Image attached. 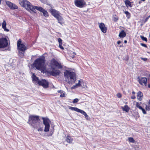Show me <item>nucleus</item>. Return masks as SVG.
Instances as JSON below:
<instances>
[{
	"mask_svg": "<svg viewBox=\"0 0 150 150\" xmlns=\"http://www.w3.org/2000/svg\"><path fill=\"white\" fill-rule=\"evenodd\" d=\"M79 99L78 98H75L74 99L73 101V103H77L79 101Z\"/></svg>",
	"mask_w": 150,
	"mask_h": 150,
	"instance_id": "473e14b6",
	"label": "nucleus"
},
{
	"mask_svg": "<svg viewBox=\"0 0 150 150\" xmlns=\"http://www.w3.org/2000/svg\"><path fill=\"white\" fill-rule=\"evenodd\" d=\"M140 104L139 103L137 102L136 104V107L139 108L140 110H142V109L143 108L140 106Z\"/></svg>",
	"mask_w": 150,
	"mask_h": 150,
	"instance_id": "bb28decb",
	"label": "nucleus"
},
{
	"mask_svg": "<svg viewBox=\"0 0 150 150\" xmlns=\"http://www.w3.org/2000/svg\"><path fill=\"white\" fill-rule=\"evenodd\" d=\"M57 92L58 93H61V95H60V97H65V92L61 90H59Z\"/></svg>",
	"mask_w": 150,
	"mask_h": 150,
	"instance_id": "412c9836",
	"label": "nucleus"
},
{
	"mask_svg": "<svg viewBox=\"0 0 150 150\" xmlns=\"http://www.w3.org/2000/svg\"><path fill=\"white\" fill-rule=\"evenodd\" d=\"M125 4L127 6H129L131 7V5L130 2L129 0H126L125 1Z\"/></svg>",
	"mask_w": 150,
	"mask_h": 150,
	"instance_id": "4be33fe9",
	"label": "nucleus"
},
{
	"mask_svg": "<svg viewBox=\"0 0 150 150\" xmlns=\"http://www.w3.org/2000/svg\"><path fill=\"white\" fill-rule=\"evenodd\" d=\"M69 109H70L72 111H74L77 112L81 113V114L84 115L85 116V117L86 119H88V116L87 115L86 113L84 111L81 110L80 109L76 107H73L71 106H69Z\"/></svg>",
	"mask_w": 150,
	"mask_h": 150,
	"instance_id": "6e6552de",
	"label": "nucleus"
},
{
	"mask_svg": "<svg viewBox=\"0 0 150 150\" xmlns=\"http://www.w3.org/2000/svg\"><path fill=\"white\" fill-rule=\"evenodd\" d=\"M125 13L126 15L127 18H129L130 17V13L127 11H126L125 12Z\"/></svg>",
	"mask_w": 150,
	"mask_h": 150,
	"instance_id": "a878e982",
	"label": "nucleus"
},
{
	"mask_svg": "<svg viewBox=\"0 0 150 150\" xmlns=\"http://www.w3.org/2000/svg\"><path fill=\"white\" fill-rule=\"evenodd\" d=\"M42 12L43 13L44 16L45 17H47L48 16V13L44 9Z\"/></svg>",
	"mask_w": 150,
	"mask_h": 150,
	"instance_id": "5701e85b",
	"label": "nucleus"
},
{
	"mask_svg": "<svg viewBox=\"0 0 150 150\" xmlns=\"http://www.w3.org/2000/svg\"><path fill=\"white\" fill-rule=\"evenodd\" d=\"M6 3L7 5L11 9H16L18 8V6L16 4H13L9 1H6Z\"/></svg>",
	"mask_w": 150,
	"mask_h": 150,
	"instance_id": "ddd939ff",
	"label": "nucleus"
},
{
	"mask_svg": "<svg viewBox=\"0 0 150 150\" xmlns=\"http://www.w3.org/2000/svg\"><path fill=\"white\" fill-rule=\"evenodd\" d=\"M42 119L43 120V123L45 125L44 131L45 132H47L49 131L50 127V125L49 122L50 120L49 119L44 117H42Z\"/></svg>",
	"mask_w": 150,
	"mask_h": 150,
	"instance_id": "0eeeda50",
	"label": "nucleus"
},
{
	"mask_svg": "<svg viewBox=\"0 0 150 150\" xmlns=\"http://www.w3.org/2000/svg\"><path fill=\"white\" fill-rule=\"evenodd\" d=\"M37 129H38V131H42L43 130V129L42 128H40L38 129V128Z\"/></svg>",
	"mask_w": 150,
	"mask_h": 150,
	"instance_id": "79ce46f5",
	"label": "nucleus"
},
{
	"mask_svg": "<svg viewBox=\"0 0 150 150\" xmlns=\"http://www.w3.org/2000/svg\"><path fill=\"white\" fill-rule=\"evenodd\" d=\"M1 0H0V4H1Z\"/></svg>",
	"mask_w": 150,
	"mask_h": 150,
	"instance_id": "603ef678",
	"label": "nucleus"
},
{
	"mask_svg": "<svg viewBox=\"0 0 150 150\" xmlns=\"http://www.w3.org/2000/svg\"><path fill=\"white\" fill-rule=\"evenodd\" d=\"M45 61L44 57L39 58L36 59L33 65L36 69L38 70H40L41 71H44L45 69L44 66Z\"/></svg>",
	"mask_w": 150,
	"mask_h": 150,
	"instance_id": "20e7f679",
	"label": "nucleus"
},
{
	"mask_svg": "<svg viewBox=\"0 0 150 150\" xmlns=\"http://www.w3.org/2000/svg\"><path fill=\"white\" fill-rule=\"evenodd\" d=\"M141 39L144 41L147 42V39L146 37H144L143 36L141 35L140 36Z\"/></svg>",
	"mask_w": 150,
	"mask_h": 150,
	"instance_id": "cd10ccee",
	"label": "nucleus"
},
{
	"mask_svg": "<svg viewBox=\"0 0 150 150\" xmlns=\"http://www.w3.org/2000/svg\"><path fill=\"white\" fill-rule=\"evenodd\" d=\"M132 94L134 95V94H135V92L134 91H133L132 92Z\"/></svg>",
	"mask_w": 150,
	"mask_h": 150,
	"instance_id": "49530a36",
	"label": "nucleus"
},
{
	"mask_svg": "<svg viewBox=\"0 0 150 150\" xmlns=\"http://www.w3.org/2000/svg\"><path fill=\"white\" fill-rule=\"evenodd\" d=\"M64 76L66 81L70 84L74 83L76 80L75 73L68 70H66L64 73Z\"/></svg>",
	"mask_w": 150,
	"mask_h": 150,
	"instance_id": "f03ea898",
	"label": "nucleus"
},
{
	"mask_svg": "<svg viewBox=\"0 0 150 150\" xmlns=\"http://www.w3.org/2000/svg\"><path fill=\"white\" fill-rule=\"evenodd\" d=\"M23 44L21 43V40L19 39L17 41V46L21 45V44Z\"/></svg>",
	"mask_w": 150,
	"mask_h": 150,
	"instance_id": "c756f323",
	"label": "nucleus"
},
{
	"mask_svg": "<svg viewBox=\"0 0 150 150\" xmlns=\"http://www.w3.org/2000/svg\"><path fill=\"white\" fill-rule=\"evenodd\" d=\"M140 45L142 46H143L144 47H147V46L146 45V44H144L141 43L140 44Z\"/></svg>",
	"mask_w": 150,
	"mask_h": 150,
	"instance_id": "4c0bfd02",
	"label": "nucleus"
},
{
	"mask_svg": "<svg viewBox=\"0 0 150 150\" xmlns=\"http://www.w3.org/2000/svg\"><path fill=\"white\" fill-rule=\"evenodd\" d=\"M66 140L67 142L69 143H72V140L71 139L70 137L69 136H68Z\"/></svg>",
	"mask_w": 150,
	"mask_h": 150,
	"instance_id": "393cba45",
	"label": "nucleus"
},
{
	"mask_svg": "<svg viewBox=\"0 0 150 150\" xmlns=\"http://www.w3.org/2000/svg\"><path fill=\"white\" fill-rule=\"evenodd\" d=\"M140 3H141V1H139V4H140Z\"/></svg>",
	"mask_w": 150,
	"mask_h": 150,
	"instance_id": "5fc2aeb1",
	"label": "nucleus"
},
{
	"mask_svg": "<svg viewBox=\"0 0 150 150\" xmlns=\"http://www.w3.org/2000/svg\"><path fill=\"white\" fill-rule=\"evenodd\" d=\"M148 87L149 88H150V84L148 85Z\"/></svg>",
	"mask_w": 150,
	"mask_h": 150,
	"instance_id": "09e8293b",
	"label": "nucleus"
},
{
	"mask_svg": "<svg viewBox=\"0 0 150 150\" xmlns=\"http://www.w3.org/2000/svg\"><path fill=\"white\" fill-rule=\"evenodd\" d=\"M127 40H125L124 41V43H127Z\"/></svg>",
	"mask_w": 150,
	"mask_h": 150,
	"instance_id": "de8ad7c7",
	"label": "nucleus"
},
{
	"mask_svg": "<svg viewBox=\"0 0 150 150\" xmlns=\"http://www.w3.org/2000/svg\"><path fill=\"white\" fill-rule=\"evenodd\" d=\"M8 43L7 39L5 38H0V48H3L6 47Z\"/></svg>",
	"mask_w": 150,
	"mask_h": 150,
	"instance_id": "9d476101",
	"label": "nucleus"
},
{
	"mask_svg": "<svg viewBox=\"0 0 150 150\" xmlns=\"http://www.w3.org/2000/svg\"><path fill=\"white\" fill-rule=\"evenodd\" d=\"M40 0L42 2L44 3H45L47 2L46 0Z\"/></svg>",
	"mask_w": 150,
	"mask_h": 150,
	"instance_id": "c03bdc74",
	"label": "nucleus"
},
{
	"mask_svg": "<svg viewBox=\"0 0 150 150\" xmlns=\"http://www.w3.org/2000/svg\"><path fill=\"white\" fill-rule=\"evenodd\" d=\"M74 4L76 6L79 8H83L86 5V3L83 0H75Z\"/></svg>",
	"mask_w": 150,
	"mask_h": 150,
	"instance_id": "9b49d317",
	"label": "nucleus"
},
{
	"mask_svg": "<svg viewBox=\"0 0 150 150\" xmlns=\"http://www.w3.org/2000/svg\"><path fill=\"white\" fill-rule=\"evenodd\" d=\"M143 96V94L141 92L139 91L137 93V98L138 100L139 101H141L142 99Z\"/></svg>",
	"mask_w": 150,
	"mask_h": 150,
	"instance_id": "dca6fc26",
	"label": "nucleus"
},
{
	"mask_svg": "<svg viewBox=\"0 0 150 150\" xmlns=\"http://www.w3.org/2000/svg\"><path fill=\"white\" fill-rule=\"evenodd\" d=\"M81 80H79V81L78 83H76L74 85L72 86L71 88V89H75L79 87H80L81 86V84L82 83V81Z\"/></svg>",
	"mask_w": 150,
	"mask_h": 150,
	"instance_id": "f3484780",
	"label": "nucleus"
},
{
	"mask_svg": "<svg viewBox=\"0 0 150 150\" xmlns=\"http://www.w3.org/2000/svg\"><path fill=\"white\" fill-rule=\"evenodd\" d=\"M50 11L52 15L56 18L58 20V22L60 24L62 23L63 19V18L60 16V13L59 11L57 10L53 9H51Z\"/></svg>",
	"mask_w": 150,
	"mask_h": 150,
	"instance_id": "423d86ee",
	"label": "nucleus"
},
{
	"mask_svg": "<svg viewBox=\"0 0 150 150\" xmlns=\"http://www.w3.org/2000/svg\"><path fill=\"white\" fill-rule=\"evenodd\" d=\"M149 104H150V100H149Z\"/></svg>",
	"mask_w": 150,
	"mask_h": 150,
	"instance_id": "8fccbe9b",
	"label": "nucleus"
},
{
	"mask_svg": "<svg viewBox=\"0 0 150 150\" xmlns=\"http://www.w3.org/2000/svg\"><path fill=\"white\" fill-rule=\"evenodd\" d=\"M33 80L35 81L40 86H42L44 88H47L49 86L48 82L45 79H42L41 80H39L38 77L33 74L32 75Z\"/></svg>",
	"mask_w": 150,
	"mask_h": 150,
	"instance_id": "39448f33",
	"label": "nucleus"
},
{
	"mask_svg": "<svg viewBox=\"0 0 150 150\" xmlns=\"http://www.w3.org/2000/svg\"><path fill=\"white\" fill-rule=\"evenodd\" d=\"M40 121L39 116L31 115L29 116L28 123L34 128L37 129L40 124Z\"/></svg>",
	"mask_w": 150,
	"mask_h": 150,
	"instance_id": "7ed1b4c3",
	"label": "nucleus"
},
{
	"mask_svg": "<svg viewBox=\"0 0 150 150\" xmlns=\"http://www.w3.org/2000/svg\"><path fill=\"white\" fill-rule=\"evenodd\" d=\"M59 47L62 49H64V47L62 46V44H59Z\"/></svg>",
	"mask_w": 150,
	"mask_h": 150,
	"instance_id": "a19ab883",
	"label": "nucleus"
},
{
	"mask_svg": "<svg viewBox=\"0 0 150 150\" xmlns=\"http://www.w3.org/2000/svg\"><path fill=\"white\" fill-rule=\"evenodd\" d=\"M51 67L52 70L49 71V73L51 75L56 76H59L61 72L59 70L55 69L52 64L51 65Z\"/></svg>",
	"mask_w": 150,
	"mask_h": 150,
	"instance_id": "1a4fd4ad",
	"label": "nucleus"
},
{
	"mask_svg": "<svg viewBox=\"0 0 150 150\" xmlns=\"http://www.w3.org/2000/svg\"><path fill=\"white\" fill-rule=\"evenodd\" d=\"M122 108L123 111H125L126 112H128L129 109V108L127 105H125L124 107H122Z\"/></svg>",
	"mask_w": 150,
	"mask_h": 150,
	"instance_id": "aec40b11",
	"label": "nucleus"
},
{
	"mask_svg": "<svg viewBox=\"0 0 150 150\" xmlns=\"http://www.w3.org/2000/svg\"><path fill=\"white\" fill-rule=\"evenodd\" d=\"M129 141L130 142L132 143H134L135 142L134 140V139L132 137H129L128 138Z\"/></svg>",
	"mask_w": 150,
	"mask_h": 150,
	"instance_id": "c85d7f7f",
	"label": "nucleus"
},
{
	"mask_svg": "<svg viewBox=\"0 0 150 150\" xmlns=\"http://www.w3.org/2000/svg\"><path fill=\"white\" fill-rule=\"evenodd\" d=\"M146 109L148 111L150 110V105H146Z\"/></svg>",
	"mask_w": 150,
	"mask_h": 150,
	"instance_id": "72a5a7b5",
	"label": "nucleus"
},
{
	"mask_svg": "<svg viewBox=\"0 0 150 150\" xmlns=\"http://www.w3.org/2000/svg\"><path fill=\"white\" fill-rule=\"evenodd\" d=\"M117 96L118 98H120L122 97V95L120 93H118L117 94Z\"/></svg>",
	"mask_w": 150,
	"mask_h": 150,
	"instance_id": "ea45409f",
	"label": "nucleus"
},
{
	"mask_svg": "<svg viewBox=\"0 0 150 150\" xmlns=\"http://www.w3.org/2000/svg\"><path fill=\"white\" fill-rule=\"evenodd\" d=\"M115 17H114L113 18V20L115 22H117L118 20V17L117 16H116Z\"/></svg>",
	"mask_w": 150,
	"mask_h": 150,
	"instance_id": "2f4dec72",
	"label": "nucleus"
},
{
	"mask_svg": "<svg viewBox=\"0 0 150 150\" xmlns=\"http://www.w3.org/2000/svg\"><path fill=\"white\" fill-rule=\"evenodd\" d=\"M131 99H134L136 98V97L135 96L133 95L132 96H131Z\"/></svg>",
	"mask_w": 150,
	"mask_h": 150,
	"instance_id": "37998d69",
	"label": "nucleus"
},
{
	"mask_svg": "<svg viewBox=\"0 0 150 150\" xmlns=\"http://www.w3.org/2000/svg\"><path fill=\"white\" fill-rule=\"evenodd\" d=\"M143 25V24H141L140 25H141V26H142Z\"/></svg>",
	"mask_w": 150,
	"mask_h": 150,
	"instance_id": "3c124183",
	"label": "nucleus"
},
{
	"mask_svg": "<svg viewBox=\"0 0 150 150\" xmlns=\"http://www.w3.org/2000/svg\"><path fill=\"white\" fill-rule=\"evenodd\" d=\"M138 81L139 83L141 85H142L143 83L145 86H146L147 84V79L145 77H142L138 78Z\"/></svg>",
	"mask_w": 150,
	"mask_h": 150,
	"instance_id": "4468645a",
	"label": "nucleus"
},
{
	"mask_svg": "<svg viewBox=\"0 0 150 150\" xmlns=\"http://www.w3.org/2000/svg\"><path fill=\"white\" fill-rule=\"evenodd\" d=\"M141 110L142 111V112L144 114H146V112L144 109L143 108Z\"/></svg>",
	"mask_w": 150,
	"mask_h": 150,
	"instance_id": "e433bc0d",
	"label": "nucleus"
},
{
	"mask_svg": "<svg viewBox=\"0 0 150 150\" xmlns=\"http://www.w3.org/2000/svg\"><path fill=\"white\" fill-rule=\"evenodd\" d=\"M126 36V33L123 30H122L119 33V36L121 38H123Z\"/></svg>",
	"mask_w": 150,
	"mask_h": 150,
	"instance_id": "6ab92c4d",
	"label": "nucleus"
},
{
	"mask_svg": "<svg viewBox=\"0 0 150 150\" xmlns=\"http://www.w3.org/2000/svg\"><path fill=\"white\" fill-rule=\"evenodd\" d=\"M141 59L142 60H143V61H146L147 60V58H146L141 57Z\"/></svg>",
	"mask_w": 150,
	"mask_h": 150,
	"instance_id": "58836bf2",
	"label": "nucleus"
},
{
	"mask_svg": "<svg viewBox=\"0 0 150 150\" xmlns=\"http://www.w3.org/2000/svg\"><path fill=\"white\" fill-rule=\"evenodd\" d=\"M99 28L101 31L103 33L106 32L107 28L105 27L104 24L103 23H101L99 24Z\"/></svg>",
	"mask_w": 150,
	"mask_h": 150,
	"instance_id": "2eb2a0df",
	"label": "nucleus"
},
{
	"mask_svg": "<svg viewBox=\"0 0 150 150\" xmlns=\"http://www.w3.org/2000/svg\"><path fill=\"white\" fill-rule=\"evenodd\" d=\"M51 63H53L55 66L58 64V62L54 58H53L52 61Z\"/></svg>",
	"mask_w": 150,
	"mask_h": 150,
	"instance_id": "b1692460",
	"label": "nucleus"
},
{
	"mask_svg": "<svg viewBox=\"0 0 150 150\" xmlns=\"http://www.w3.org/2000/svg\"><path fill=\"white\" fill-rule=\"evenodd\" d=\"M18 50L21 51L19 52V54L22 56L24 55L25 51L26 50V47L23 44H21V45L17 46Z\"/></svg>",
	"mask_w": 150,
	"mask_h": 150,
	"instance_id": "f8f14e48",
	"label": "nucleus"
},
{
	"mask_svg": "<svg viewBox=\"0 0 150 150\" xmlns=\"http://www.w3.org/2000/svg\"><path fill=\"white\" fill-rule=\"evenodd\" d=\"M150 16H148V17H147L145 19V20H144V23H146L147 21V20L149 19V18H150Z\"/></svg>",
	"mask_w": 150,
	"mask_h": 150,
	"instance_id": "c9c22d12",
	"label": "nucleus"
},
{
	"mask_svg": "<svg viewBox=\"0 0 150 150\" xmlns=\"http://www.w3.org/2000/svg\"><path fill=\"white\" fill-rule=\"evenodd\" d=\"M55 66L57 67L58 69H62V66L59 63H58V64H57Z\"/></svg>",
	"mask_w": 150,
	"mask_h": 150,
	"instance_id": "7c9ffc66",
	"label": "nucleus"
},
{
	"mask_svg": "<svg viewBox=\"0 0 150 150\" xmlns=\"http://www.w3.org/2000/svg\"><path fill=\"white\" fill-rule=\"evenodd\" d=\"M142 0V1H145L146 0Z\"/></svg>",
	"mask_w": 150,
	"mask_h": 150,
	"instance_id": "864d4df0",
	"label": "nucleus"
},
{
	"mask_svg": "<svg viewBox=\"0 0 150 150\" xmlns=\"http://www.w3.org/2000/svg\"><path fill=\"white\" fill-rule=\"evenodd\" d=\"M19 2L21 6L25 7L31 13H35L36 9L41 12H42L44 9L41 7L33 6L29 2L26 0H19Z\"/></svg>",
	"mask_w": 150,
	"mask_h": 150,
	"instance_id": "f257e3e1",
	"label": "nucleus"
},
{
	"mask_svg": "<svg viewBox=\"0 0 150 150\" xmlns=\"http://www.w3.org/2000/svg\"><path fill=\"white\" fill-rule=\"evenodd\" d=\"M58 40L59 42V44H62V40L60 38H59L58 39Z\"/></svg>",
	"mask_w": 150,
	"mask_h": 150,
	"instance_id": "f704fd0d",
	"label": "nucleus"
},
{
	"mask_svg": "<svg viewBox=\"0 0 150 150\" xmlns=\"http://www.w3.org/2000/svg\"><path fill=\"white\" fill-rule=\"evenodd\" d=\"M6 23L5 21L4 20L2 24V28L3 29H4L5 31L8 32L9 31V30L6 28Z\"/></svg>",
	"mask_w": 150,
	"mask_h": 150,
	"instance_id": "a211bd4d",
	"label": "nucleus"
},
{
	"mask_svg": "<svg viewBox=\"0 0 150 150\" xmlns=\"http://www.w3.org/2000/svg\"><path fill=\"white\" fill-rule=\"evenodd\" d=\"M121 43V42L120 41H118L117 42V43L118 44H120Z\"/></svg>",
	"mask_w": 150,
	"mask_h": 150,
	"instance_id": "a18cd8bd",
	"label": "nucleus"
}]
</instances>
